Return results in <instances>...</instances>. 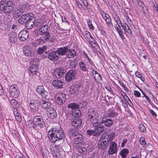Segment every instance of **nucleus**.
<instances>
[{"label": "nucleus", "instance_id": "1", "mask_svg": "<svg viewBox=\"0 0 158 158\" xmlns=\"http://www.w3.org/2000/svg\"><path fill=\"white\" fill-rule=\"evenodd\" d=\"M48 136L52 143L64 139L65 138L64 131L60 126L58 127H54L50 129L48 131Z\"/></svg>", "mask_w": 158, "mask_h": 158}, {"label": "nucleus", "instance_id": "2", "mask_svg": "<svg viewBox=\"0 0 158 158\" xmlns=\"http://www.w3.org/2000/svg\"><path fill=\"white\" fill-rule=\"evenodd\" d=\"M88 118L90 121L93 124L94 127H96L102 124V122L101 118L99 119L98 114L96 111L90 110L88 113Z\"/></svg>", "mask_w": 158, "mask_h": 158}, {"label": "nucleus", "instance_id": "3", "mask_svg": "<svg viewBox=\"0 0 158 158\" xmlns=\"http://www.w3.org/2000/svg\"><path fill=\"white\" fill-rule=\"evenodd\" d=\"M13 5V3L11 1H5V2H1L0 4V10L3 11L6 14L9 13L12 11L14 9L13 7L12 6Z\"/></svg>", "mask_w": 158, "mask_h": 158}, {"label": "nucleus", "instance_id": "4", "mask_svg": "<svg viewBox=\"0 0 158 158\" xmlns=\"http://www.w3.org/2000/svg\"><path fill=\"white\" fill-rule=\"evenodd\" d=\"M33 123L39 129L44 128L45 126V123L43 118L40 116H35L33 118Z\"/></svg>", "mask_w": 158, "mask_h": 158}, {"label": "nucleus", "instance_id": "5", "mask_svg": "<svg viewBox=\"0 0 158 158\" xmlns=\"http://www.w3.org/2000/svg\"><path fill=\"white\" fill-rule=\"evenodd\" d=\"M36 91L40 95L43 99H46L48 93L45 90L43 85H38L36 88Z\"/></svg>", "mask_w": 158, "mask_h": 158}, {"label": "nucleus", "instance_id": "6", "mask_svg": "<svg viewBox=\"0 0 158 158\" xmlns=\"http://www.w3.org/2000/svg\"><path fill=\"white\" fill-rule=\"evenodd\" d=\"M10 91L11 95L14 98H17L20 94L19 90L15 85H11L10 86Z\"/></svg>", "mask_w": 158, "mask_h": 158}, {"label": "nucleus", "instance_id": "7", "mask_svg": "<svg viewBox=\"0 0 158 158\" xmlns=\"http://www.w3.org/2000/svg\"><path fill=\"white\" fill-rule=\"evenodd\" d=\"M66 98L65 94L62 93H58L56 94L55 100L59 104H61L65 102Z\"/></svg>", "mask_w": 158, "mask_h": 158}, {"label": "nucleus", "instance_id": "8", "mask_svg": "<svg viewBox=\"0 0 158 158\" xmlns=\"http://www.w3.org/2000/svg\"><path fill=\"white\" fill-rule=\"evenodd\" d=\"M77 74L76 72L73 70H70L67 73L65 76V79L69 82L74 79Z\"/></svg>", "mask_w": 158, "mask_h": 158}, {"label": "nucleus", "instance_id": "9", "mask_svg": "<svg viewBox=\"0 0 158 158\" xmlns=\"http://www.w3.org/2000/svg\"><path fill=\"white\" fill-rule=\"evenodd\" d=\"M30 110L34 112H35L38 110L39 103L37 100H31L29 104Z\"/></svg>", "mask_w": 158, "mask_h": 158}, {"label": "nucleus", "instance_id": "10", "mask_svg": "<svg viewBox=\"0 0 158 158\" xmlns=\"http://www.w3.org/2000/svg\"><path fill=\"white\" fill-rule=\"evenodd\" d=\"M109 145L108 139L103 140H99L98 142V146L99 148L102 149H106Z\"/></svg>", "mask_w": 158, "mask_h": 158}, {"label": "nucleus", "instance_id": "11", "mask_svg": "<svg viewBox=\"0 0 158 158\" xmlns=\"http://www.w3.org/2000/svg\"><path fill=\"white\" fill-rule=\"evenodd\" d=\"M117 152V144L114 142H112L110 145L108 154L110 155H112L116 153Z\"/></svg>", "mask_w": 158, "mask_h": 158}, {"label": "nucleus", "instance_id": "12", "mask_svg": "<svg viewBox=\"0 0 158 158\" xmlns=\"http://www.w3.org/2000/svg\"><path fill=\"white\" fill-rule=\"evenodd\" d=\"M29 34L26 30H22L19 33L18 35L19 40L24 41L29 36Z\"/></svg>", "mask_w": 158, "mask_h": 158}, {"label": "nucleus", "instance_id": "13", "mask_svg": "<svg viewBox=\"0 0 158 158\" xmlns=\"http://www.w3.org/2000/svg\"><path fill=\"white\" fill-rule=\"evenodd\" d=\"M51 149L54 156L58 158L60 152L59 147L57 145H52Z\"/></svg>", "mask_w": 158, "mask_h": 158}, {"label": "nucleus", "instance_id": "14", "mask_svg": "<svg viewBox=\"0 0 158 158\" xmlns=\"http://www.w3.org/2000/svg\"><path fill=\"white\" fill-rule=\"evenodd\" d=\"M59 55L57 51L50 52L48 56V59L53 61L57 60L59 58Z\"/></svg>", "mask_w": 158, "mask_h": 158}, {"label": "nucleus", "instance_id": "15", "mask_svg": "<svg viewBox=\"0 0 158 158\" xmlns=\"http://www.w3.org/2000/svg\"><path fill=\"white\" fill-rule=\"evenodd\" d=\"M64 83V80H55L52 82L53 85L58 88H62Z\"/></svg>", "mask_w": 158, "mask_h": 158}, {"label": "nucleus", "instance_id": "16", "mask_svg": "<svg viewBox=\"0 0 158 158\" xmlns=\"http://www.w3.org/2000/svg\"><path fill=\"white\" fill-rule=\"evenodd\" d=\"M47 114L48 117L52 119L55 118L57 116L54 109L52 107L48 109Z\"/></svg>", "mask_w": 158, "mask_h": 158}, {"label": "nucleus", "instance_id": "17", "mask_svg": "<svg viewBox=\"0 0 158 158\" xmlns=\"http://www.w3.org/2000/svg\"><path fill=\"white\" fill-rule=\"evenodd\" d=\"M35 23V20L33 17H32L26 22V27L27 29H31L33 27Z\"/></svg>", "mask_w": 158, "mask_h": 158}, {"label": "nucleus", "instance_id": "18", "mask_svg": "<svg viewBox=\"0 0 158 158\" xmlns=\"http://www.w3.org/2000/svg\"><path fill=\"white\" fill-rule=\"evenodd\" d=\"M81 120L80 119H72L71 120L72 125L76 128L80 127L81 125Z\"/></svg>", "mask_w": 158, "mask_h": 158}, {"label": "nucleus", "instance_id": "19", "mask_svg": "<svg viewBox=\"0 0 158 158\" xmlns=\"http://www.w3.org/2000/svg\"><path fill=\"white\" fill-rule=\"evenodd\" d=\"M40 104L41 107L45 109L49 108L48 107L51 105V103L49 102L48 100L46 99L44 100H41L40 101Z\"/></svg>", "mask_w": 158, "mask_h": 158}, {"label": "nucleus", "instance_id": "20", "mask_svg": "<svg viewBox=\"0 0 158 158\" xmlns=\"http://www.w3.org/2000/svg\"><path fill=\"white\" fill-rule=\"evenodd\" d=\"M23 8L19 7L16 8L14 11L13 15L16 18H18L23 12Z\"/></svg>", "mask_w": 158, "mask_h": 158}, {"label": "nucleus", "instance_id": "21", "mask_svg": "<svg viewBox=\"0 0 158 158\" xmlns=\"http://www.w3.org/2000/svg\"><path fill=\"white\" fill-rule=\"evenodd\" d=\"M102 125L94 127L95 128L94 130L95 131V135L97 136L101 134V133L103 131L104 129V127L103 126H101Z\"/></svg>", "mask_w": 158, "mask_h": 158}, {"label": "nucleus", "instance_id": "22", "mask_svg": "<svg viewBox=\"0 0 158 158\" xmlns=\"http://www.w3.org/2000/svg\"><path fill=\"white\" fill-rule=\"evenodd\" d=\"M64 70L60 67L56 69L55 74L57 78H61L64 75Z\"/></svg>", "mask_w": 158, "mask_h": 158}, {"label": "nucleus", "instance_id": "23", "mask_svg": "<svg viewBox=\"0 0 158 158\" xmlns=\"http://www.w3.org/2000/svg\"><path fill=\"white\" fill-rule=\"evenodd\" d=\"M80 87L78 85H76L74 86L70 87L69 90V93L71 94H73L77 93L79 90Z\"/></svg>", "mask_w": 158, "mask_h": 158}, {"label": "nucleus", "instance_id": "24", "mask_svg": "<svg viewBox=\"0 0 158 158\" xmlns=\"http://www.w3.org/2000/svg\"><path fill=\"white\" fill-rule=\"evenodd\" d=\"M76 54V52L74 49H69L68 48L66 53V55L67 57L69 58H73L75 56Z\"/></svg>", "mask_w": 158, "mask_h": 158}, {"label": "nucleus", "instance_id": "25", "mask_svg": "<svg viewBox=\"0 0 158 158\" xmlns=\"http://www.w3.org/2000/svg\"><path fill=\"white\" fill-rule=\"evenodd\" d=\"M119 27L120 28L121 27H122L123 29H124L125 31H126L129 34V35H131L132 34L131 31L129 26L126 23H125L124 24H123V25H122V24H121V25H118Z\"/></svg>", "mask_w": 158, "mask_h": 158}, {"label": "nucleus", "instance_id": "26", "mask_svg": "<svg viewBox=\"0 0 158 158\" xmlns=\"http://www.w3.org/2000/svg\"><path fill=\"white\" fill-rule=\"evenodd\" d=\"M30 69L31 73L33 75L36 74L38 72V67L36 64H33L31 65Z\"/></svg>", "mask_w": 158, "mask_h": 158}, {"label": "nucleus", "instance_id": "27", "mask_svg": "<svg viewBox=\"0 0 158 158\" xmlns=\"http://www.w3.org/2000/svg\"><path fill=\"white\" fill-rule=\"evenodd\" d=\"M67 50L68 47H63L58 49L57 50V51L59 55H64L65 54H66Z\"/></svg>", "mask_w": 158, "mask_h": 158}, {"label": "nucleus", "instance_id": "28", "mask_svg": "<svg viewBox=\"0 0 158 158\" xmlns=\"http://www.w3.org/2000/svg\"><path fill=\"white\" fill-rule=\"evenodd\" d=\"M48 26L47 25H44L41 27L39 30V33L41 35H44L47 32Z\"/></svg>", "mask_w": 158, "mask_h": 158}, {"label": "nucleus", "instance_id": "29", "mask_svg": "<svg viewBox=\"0 0 158 158\" xmlns=\"http://www.w3.org/2000/svg\"><path fill=\"white\" fill-rule=\"evenodd\" d=\"M10 103L12 107L14 108V110H18L19 108V104L14 99H11Z\"/></svg>", "mask_w": 158, "mask_h": 158}, {"label": "nucleus", "instance_id": "30", "mask_svg": "<svg viewBox=\"0 0 158 158\" xmlns=\"http://www.w3.org/2000/svg\"><path fill=\"white\" fill-rule=\"evenodd\" d=\"M101 121L102 122V124L104 123L105 126L107 127H110L113 123V120L110 118L107 119L105 120L101 119Z\"/></svg>", "mask_w": 158, "mask_h": 158}, {"label": "nucleus", "instance_id": "31", "mask_svg": "<svg viewBox=\"0 0 158 158\" xmlns=\"http://www.w3.org/2000/svg\"><path fill=\"white\" fill-rule=\"evenodd\" d=\"M10 40V41L15 43L17 41V36L16 33L12 32L10 33L9 37Z\"/></svg>", "mask_w": 158, "mask_h": 158}, {"label": "nucleus", "instance_id": "32", "mask_svg": "<svg viewBox=\"0 0 158 158\" xmlns=\"http://www.w3.org/2000/svg\"><path fill=\"white\" fill-rule=\"evenodd\" d=\"M79 107L78 105L75 103H70L68 105V108L71 109L72 111L76 109H78Z\"/></svg>", "mask_w": 158, "mask_h": 158}, {"label": "nucleus", "instance_id": "33", "mask_svg": "<svg viewBox=\"0 0 158 158\" xmlns=\"http://www.w3.org/2000/svg\"><path fill=\"white\" fill-rule=\"evenodd\" d=\"M14 114L15 115V119L19 122H20L22 121L21 116L19 113H18V110H14Z\"/></svg>", "mask_w": 158, "mask_h": 158}, {"label": "nucleus", "instance_id": "34", "mask_svg": "<svg viewBox=\"0 0 158 158\" xmlns=\"http://www.w3.org/2000/svg\"><path fill=\"white\" fill-rule=\"evenodd\" d=\"M85 34L87 39H88L91 43H94V40L91 35V34L87 31H85Z\"/></svg>", "mask_w": 158, "mask_h": 158}, {"label": "nucleus", "instance_id": "35", "mask_svg": "<svg viewBox=\"0 0 158 158\" xmlns=\"http://www.w3.org/2000/svg\"><path fill=\"white\" fill-rule=\"evenodd\" d=\"M118 113L113 110L109 111L106 113V115L108 117L114 118L117 117Z\"/></svg>", "mask_w": 158, "mask_h": 158}, {"label": "nucleus", "instance_id": "36", "mask_svg": "<svg viewBox=\"0 0 158 158\" xmlns=\"http://www.w3.org/2000/svg\"><path fill=\"white\" fill-rule=\"evenodd\" d=\"M23 52L24 55L27 56H30L31 55V48L28 46H26L24 48Z\"/></svg>", "mask_w": 158, "mask_h": 158}, {"label": "nucleus", "instance_id": "37", "mask_svg": "<svg viewBox=\"0 0 158 158\" xmlns=\"http://www.w3.org/2000/svg\"><path fill=\"white\" fill-rule=\"evenodd\" d=\"M32 15H33L31 13H27L23 15L21 17L24 19V20H26V22H27L32 17Z\"/></svg>", "mask_w": 158, "mask_h": 158}, {"label": "nucleus", "instance_id": "38", "mask_svg": "<svg viewBox=\"0 0 158 158\" xmlns=\"http://www.w3.org/2000/svg\"><path fill=\"white\" fill-rule=\"evenodd\" d=\"M79 64L81 69L82 71L85 72L87 71V68L83 61H80Z\"/></svg>", "mask_w": 158, "mask_h": 158}, {"label": "nucleus", "instance_id": "39", "mask_svg": "<svg viewBox=\"0 0 158 158\" xmlns=\"http://www.w3.org/2000/svg\"><path fill=\"white\" fill-rule=\"evenodd\" d=\"M128 153V151L127 149H125L121 151L120 154L122 158H125Z\"/></svg>", "mask_w": 158, "mask_h": 158}, {"label": "nucleus", "instance_id": "40", "mask_svg": "<svg viewBox=\"0 0 158 158\" xmlns=\"http://www.w3.org/2000/svg\"><path fill=\"white\" fill-rule=\"evenodd\" d=\"M72 115L74 117H78L81 114V112L78 109H76L72 112Z\"/></svg>", "mask_w": 158, "mask_h": 158}, {"label": "nucleus", "instance_id": "41", "mask_svg": "<svg viewBox=\"0 0 158 158\" xmlns=\"http://www.w3.org/2000/svg\"><path fill=\"white\" fill-rule=\"evenodd\" d=\"M105 20L106 23L108 25H110L112 24L110 16L108 15L103 18Z\"/></svg>", "mask_w": 158, "mask_h": 158}, {"label": "nucleus", "instance_id": "42", "mask_svg": "<svg viewBox=\"0 0 158 158\" xmlns=\"http://www.w3.org/2000/svg\"><path fill=\"white\" fill-rule=\"evenodd\" d=\"M20 7L21 8H23V10L24 9L25 11L28 10L30 9L29 5L26 2L22 4Z\"/></svg>", "mask_w": 158, "mask_h": 158}, {"label": "nucleus", "instance_id": "43", "mask_svg": "<svg viewBox=\"0 0 158 158\" xmlns=\"http://www.w3.org/2000/svg\"><path fill=\"white\" fill-rule=\"evenodd\" d=\"M135 74L136 77L140 78L142 81H143L145 80L144 77L139 72L136 71L135 72Z\"/></svg>", "mask_w": 158, "mask_h": 158}, {"label": "nucleus", "instance_id": "44", "mask_svg": "<svg viewBox=\"0 0 158 158\" xmlns=\"http://www.w3.org/2000/svg\"><path fill=\"white\" fill-rule=\"evenodd\" d=\"M41 38H43L45 40H48L50 37V33L47 32L44 35H42Z\"/></svg>", "mask_w": 158, "mask_h": 158}, {"label": "nucleus", "instance_id": "45", "mask_svg": "<svg viewBox=\"0 0 158 158\" xmlns=\"http://www.w3.org/2000/svg\"><path fill=\"white\" fill-rule=\"evenodd\" d=\"M86 133L89 136L93 135V136H95V130L91 129H88L86 131Z\"/></svg>", "mask_w": 158, "mask_h": 158}, {"label": "nucleus", "instance_id": "46", "mask_svg": "<svg viewBox=\"0 0 158 158\" xmlns=\"http://www.w3.org/2000/svg\"><path fill=\"white\" fill-rule=\"evenodd\" d=\"M46 49V46H44L42 47L39 48L38 50V53L39 54H41L43 53Z\"/></svg>", "mask_w": 158, "mask_h": 158}, {"label": "nucleus", "instance_id": "47", "mask_svg": "<svg viewBox=\"0 0 158 158\" xmlns=\"http://www.w3.org/2000/svg\"><path fill=\"white\" fill-rule=\"evenodd\" d=\"M108 137L110 141H112L114 138L115 134L113 132L110 133L108 134Z\"/></svg>", "mask_w": 158, "mask_h": 158}, {"label": "nucleus", "instance_id": "48", "mask_svg": "<svg viewBox=\"0 0 158 158\" xmlns=\"http://www.w3.org/2000/svg\"><path fill=\"white\" fill-rule=\"evenodd\" d=\"M75 139L76 140H77L76 141H77L81 142L83 139V137L82 135H76L75 137Z\"/></svg>", "mask_w": 158, "mask_h": 158}, {"label": "nucleus", "instance_id": "49", "mask_svg": "<svg viewBox=\"0 0 158 158\" xmlns=\"http://www.w3.org/2000/svg\"><path fill=\"white\" fill-rule=\"evenodd\" d=\"M139 142L140 144L142 145H144L146 144V140L143 137H141L140 139Z\"/></svg>", "mask_w": 158, "mask_h": 158}, {"label": "nucleus", "instance_id": "50", "mask_svg": "<svg viewBox=\"0 0 158 158\" xmlns=\"http://www.w3.org/2000/svg\"><path fill=\"white\" fill-rule=\"evenodd\" d=\"M18 22L21 24H23L24 23L26 24V20H24L23 18L21 16L18 19Z\"/></svg>", "mask_w": 158, "mask_h": 158}, {"label": "nucleus", "instance_id": "51", "mask_svg": "<svg viewBox=\"0 0 158 158\" xmlns=\"http://www.w3.org/2000/svg\"><path fill=\"white\" fill-rule=\"evenodd\" d=\"M94 78L96 80L99 81L102 80V78L101 76L98 73L96 75H94Z\"/></svg>", "mask_w": 158, "mask_h": 158}, {"label": "nucleus", "instance_id": "52", "mask_svg": "<svg viewBox=\"0 0 158 158\" xmlns=\"http://www.w3.org/2000/svg\"><path fill=\"white\" fill-rule=\"evenodd\" d=\"M87 23L89 29L92 30H94V27L93 26L91 22L89 20L87 21Z\"/></svg>", "mask_w": 158, "mask_h": 158}, {"label": "nucleus", "instance_id": "53", "mask_svg": "<svg viewBox=\"0 0 158 158\" xmlns=\"http://www.w3.org/2000/svg\"><path fill=\"white\" fill-rule=\"evenodd\" d=\"M43 20L41 19L37 20L36 24L37 27L41 26L43 24Z\"/></svg>", "mask_w": 158, "mask_h": 158}, {"label": "nucleus", "instance_id": "54", "mask_svg": "<svg viewBox=\"0 0 158 158\" xmlns=\"http://www.w3.org/2000/svg\"><path fill=\"white\" fill-rule=\"evenodd\" d=\"M134 95L137 97H139L140 96V93L137 90H135L134 91Z\"/></svg>", "mask_w": 158, "mask_h": 158}, {"label": "nucleus", "instance_id": "55", "mask_svg": "<svg viewBox=\"0 0 158 158\" xmlns=\"http://www.w3.org/2000/svg\"><path fill=\"white\" fill-rule=\"evenodd\" d=\"M139 128L140 130L143 132H144L146 130V127L143 124L139 125Z\"/></svg>", "mask_w": 158, "mask_h": 158}, {"label": "nucleus", "instance_id": "56", "mask_svg": "<svg viewBox=\"0 0 158 158\" xmlns=\"http://www.w3.org/2000/svg\"><path fill=\"white\" fill-rule=\"evenodd\" d=\"M106 134L105 133H103L100 136V138L99 140H103L106 139Z\"/></svg>", "mask_w": 158, "mask_h": 158}, {"label": "nucleus", "instance_id": "57", "mask_svg": "<svg viewBox=\"0 0 158 158\" xmlns=\"http://www.w3.org/2000/svg\"><path fill=\"white\" fill-rule=\"evenodd\" d=\"M149 111L153 117H156L157 116V114L153 110H150Z\"/></svg>", "mask_w": 158, "mask_h": 158}, {"label": "nucleus", "instance_id": "58", "mask_svg": "<svg viewBox=\"0 0 158 158\" xmlns=\"http://www.w3.org/2000/svg\"><path fill=\"white\" fill-rule=\"evenodd\" d=\"M79 151L81 153H85V148H82L81 147H80L79 148Z\"/></svg>", "mask_w": 158, "mask_h": 158}, {"label": "nucleus", "instance_id": "59", "mask_svg": "<svg viewBox=\"0 0 158 158\" xmlns=\"http://www.w3.org/2000/svg\"><path fill=\"white\" fill-rule=\"evenodd\" d=\"M127 139H123V142L121 144V146L123 147L125 146V144L127 142Z\"/></svg>", "mask_w": 158, "mask_h": 158}, {"label": "nucleus", "instance_id": "60", "mask_svg": "<svg viewBox=\"0 0 158 158\" xmlns=\"http://www.w3.org/2000/svg\"><path fill=\"white\" fill-rule=\"evenodd\" d=\"M100 12L103 18H105V16L108 15V14L105 13L102 10H100Z\"/></svg>", "mask_w": 158, "mask_h": 158}, {"label": "nucleus", "instance_id": "61", "mask_svg": "<svg viewBox=\"0 0 158 158\" xmlns=\"http://www.w3.org/2000/svg\"><path fill=\"white\" fill-rule=\"evenodd\" d=\"M62 21L63 23H69V22L66 20V19L65 17H63V16H61Z\"/></svg>", "mask_w": 158, "mask_h": 158}, {"label": "nucleus", "instance_id": "62", "mask_svg": "<svg viewBox=\"0 0 158 158\" xmlns=\"http://www.w3.org/2000/svg\"><path fill=\"white\" fill-rule=\"evenodd\" d=\"M90 158H99V156L97 154H94L92 155Z\"/></svg>", "mask_w": 158, "mask_h": 158}, {"label": "nucleus", "instance_id": "63", "mask_svg": "<svg viewBox=\"0 0 158 158\" xmlns=\"http://www.w3.org/2000/svg\"><path fill=\"white\" fill-rule=\"evenodd\" d=\"M88 60L89 62V63L90 64L93 66L94 67L95 66V65L94 64V63L89 58L87 59Z\"/></svg>", "mask_w": 158, "mask_h": 158}, {"label": "nucleus", "instance_id": "64", "mask_svg": "<svg viewBox=\"0 0 158 158\" xmlns=\"http://www.w3.org/2000/svg\"><path fill=\"white\" fill-rule=\"evenodd\" d=\"M81 2L83 3L84 5L86 6H87L88 4L86 0H81Z\"/></svg>", "mask_w": 158, "mask_h": 158}]
</instances>
